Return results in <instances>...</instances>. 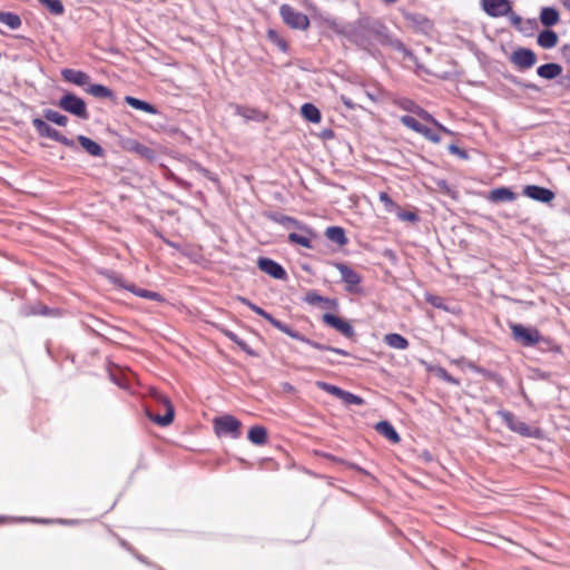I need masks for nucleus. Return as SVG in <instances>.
I'll return each instance as SVG.
<instances>
[{"label":"nucleus","instance_id":"f3484780","mask_svg":"<svg viewBox=\"0 0 570 570\" xmlns=\"http://www.w3.org/2000/svg\"><path fill=\"white\" fill-rule=\"evenodd\" d=\"M517 195L508 187L492 189L488 195V200L492 203L513 202Z\"/></svg>","mask_w":570,"mask_h":570},{"label":"nucleus","instance_id":"49530a36","mask_svg":"<svg viewBox=\"0 0 570 570\" xmlns=\"http://www.w3.org/2000/svg\"><path fill=\"white\" fill-rule=\"evenodd\" d=\"M449 151L453 155H456L459 156L460 158L462 159H466L468 158V154L465 150L461 149L459 146L456 145H450L449 146Z\"/></svg>","mask_w":570,"mask_h":570},{"label":"nucleus","instance_id":"79ce46f5","mask_svg":"<svg viewBox=\"0 0 570 570\" xmlns=\"http://www.w3.org/2000/svg\"><path fill=\"white\" fill-rule=\"evenodd\" d=\"M420 135H422L424 138H426L428 140H430L432 142H440V140H441L440 135L438 132H435L434 130H432L431 128L426 127L425 125L423 126Z\"/></svg>","mask_w":570,"mask_h":570},{"label":"nucleus","instance_id":"c756f323","mask_svg":"<svg viewBox=\"0 0 570 570\" xmlns=\"http://www.w3.org/2000/svg\"><path fill=\"white\" fill-rule=\"evenodd\" d=\"M267 39L275 45L282 52H287V41L274 29L267 30Z\"/></svg>","mask_w":570,"mask_h":570},{"label":"nucleus","instance_id":"2eb2a0df","mask_svg":"<svg viewBox=\"0 0 570 570\" xmlns=\"http://www.w3.org/2000/svg\"><path fill=\"white\" fill-rule=\"evenodd\" d=\"M322 320L326 325L335 328L346 337H352L354 335V330L352 325L347 321L338 316L327 313L322 316Z\"/></svg>","mask_w":570,"mask_h":570},{"label":"nucleus","instance_id":"f257e3e1","mask_svg":"<svg viewBox=\"0 0 570 570\" xmlns=\"http://www.w3.org/2000/svg\"><path fill=\"white\" fill-rule=\"evenodd\" d=\"M239 301L244 305H246L248 308H250L255 314H257V315L262 316L263 318H265L275 328L279 330L281 332L285 333L286 335H288V336H291V337H293L295 340H298V341H302L304 343H307L312 347H314L316 350H320V351H331V352H334V353L343 355V356H348L350 355V353L347 351H345V350L327 346V345H324V344L311 341V340L302 336L298 332L293 331L288 325H286L283 322L276 320L272 314H269L268 312H266L265 309H263L262 307L257 306L256 304H254L253 302H250L249 299H247L245 297H239Z\"/></svg>","mask_w":570,"mask_h":570},{"label":"nucleus","instance_id":"2f4dec72","mask_svg":"<svg viewBox=\"0 0 570 570\" xmlns=\"http://www.w3.org/2000/svg\"><path fill=\"white\" fill-rule=\"evenodd\" d=\"M87 92L92 95L94 97H98V98H112L114 94L112 91L107 88L106 86L104 85H90L87 89Z\"/></svg>","mask_w":570,"mask_h":570},{"label":"nucleus","instance_id":"6ab92c4d","mask_svg":"<svg viewBox=\"0 0 570 570\" xmlns=\"http://www.w3.org/2000/svg\"><path fill=\"white\" fill-rule=\"evenodd\" d=\"M375 430L377 433L386 438L392 443H399L401 438L393 425L387 421H381L376 423Z\"/></svg>","mask_w":570,"mask_h":570},{"label":"nucleus","instance_id":"9b49d317","mask_svg":"<svg viewBox=\"0 0 570 570\" xmlns=\"http://www.w3.org/2000/svg\"><path fill=\"white\" fill-rule=\"evenodd\" d=\"M481 7L492 18L504 17L512 11L509 0H481Z\"/></svg>","mask_w":570,"mask_h":570},{"label":"nucleus","instance_id":"f8f14e48","mask_svg":"<svg viewBox=\"0 0 570 570\" xmlns=\"http://www.w3.org/2000/svg\"><path fill=\"white\" fill-rule=\"evenodd\" d=\"M257 266L262 272L275 279H285L287 276L283 266L271 258L259 257L257 261Z\"/></svg>","mask_w":570,"mask_h":570},{"label":"nucleus","instance_id":"4468645a","mask_svg":"<svg viewBox=\"0 0 570 570\" xmlns=\"http://www.w3.org/2000/svg\"><path fill=\"white\" fill-rule=\"evenodd\" d=\"M511 61L519 69H529L534 66L537 57L532 50L521 48L512 53Z\"/></svg>","mask_w":570,"mask_h":570},{"label":"nucleus","instance_id":"7c9ffc66","mask_svg":"<svg viewBox=\"0 0 570 570\" xmlns=\"http://www.w3.org/2000/svg\"><path fill=\"white\" fill-rule=\"evenodd\" d=\"M129 149L146 159H154L155 157V151L150 147L138 141L130 142Z\"/></svg>","mask_w":570,"mask_h":570},{"label":"nucleus","instance_id":"72a5a7b5","mask_svg":"<svg viewBox=\"0 0 570 570\" xmlns=\"http://www.w3.org/2000/svg\"><path fill=\"white\" fill-rule=\"evenodd\" d=\"M43 116L48 121H51L58 126H66L68 124L67 116L59 114L58 111L52 109L45 110Z\"/></svg>","mask_w":570,"mask_h":570},{"label":"nucleus","instance_id":"dca6fc26","mask_svg":"<svg viewBox=\"0 0 570 570\" xmlns=\"http://www.w3.org/2000/svg\"><path fill=\"white\" fill-rule=\"evenodd\" d=\"M61 76L66 81L75 83L77 86H85L89 82L90 79V77L86 72L69 68L63 69L61 71Z\"/></svg>","mask_w":570,"mask_h":570},{"label":"nucleus","instance_id":"9d476101","mask_svg":"<svg viewBox=\"0 0 570 570\" xmlns=\"http://www.w3.org/2000/svg\"><path fill=\"white\" fill-rule=\"evenodd\" d=\"M316 386L322 391L341 399L345 404L363 405L365 403L361 396L348 391H344L336 385L318 381L316 382Z\"/></svg>","mask_w":570,"mask_h":570},{"label":"nucleus","instance_id":"4c0bfd02","mask_svg":"<svg viewBox=\"0 0 570 570\" xmlns=\"http://www.w3.org/2000/svg\"><path fill=\"white\" fill-rule=\"evenodd\" d=\"M379 199L384 205V209L387 213H395L396 210H399L400 206L389 196L387 193L380 191Z\"/></svg>","mask_w":570,"mask_h":570},{"label":"nucleus","instance_id":"3c124183","mask_svg":"<svg viewBox=\"0 0 570 570\" xmlns=\"http://www.w3.org/2000/svg\"><path fill=\"white\" fill-rule=\"evenodd\" d=\"M426 301L434 307H442V298L439 296H428Z\"/></svg>","mask_w":570,"mask_h":570},{"label":"nucleus","instance_id":"603ef678","mask_svg":"<svg viewBox=\"0 0 570 570\" xmlns=\"http://www.w3.org/2000/svg\"><path fill=\"white\" fill-rule=\"evenodd\" d=\"M412 20L415 21V22H417L419 20H422V21H424L426 23H430V20L428 18H425V17H422V16L412 17Z\"/></svg>","mask_w":570,"mask_h":570},{"label":"nucleus","instance_id":"1a4fd4ad","mask_svg":"<svg viewBox=\"0 0 570 570\" xmlns=\"http://www.w3.org/2000/svg\"><path fill=\"white\" fill-rule=\"evenodd\" d=\"M335 267L340 272L341 278L345 284V291L353 294H361L362 289L360 288V284L362 282V276L344 263H335Z\"/></svg>","mask_w":570,"mask_h":570},{"label":"nucleus","instance_id":"4be33fe9","mask_svg":"<svg viewBox=\"0 0 570 570\" xmlns=\"http://www.w3.org/2000/svg\"><path fill=\"white\" fill-rule=\"evenodd\" d=\"M325 236L333 243L344 246L347 244L348 239L345 235V232L342 227L331 226L325 230Z\"/></svg>","mask_w":570,"mask_h":570},{"label":"nucleus","instance_id":"a211bd4d","mask_svg":"<svg viewBox=\"0 0 570 570\" xmlns=\"http://www.w3.org/2000/svg\"><path fill=\"white\" fill-rule=\"evenodd\" d=\"M247 438L255 445H265L268 441L267 429L263 425H254L249 429Z\"/></svg>","mask_w":570,"mask_h":570},{"label":"nucleus","instance_id":"423d86ee","mask_svg":"<svg viewBox=\"0 0 570 570\" xmlns=\"http://www.w3.org/2000/svg\"><path fill=\"white\" fill-rule=\"evenodd\" d=\"M279 14L283 22L292 29L307 30L309 27L308 17L299 11H296L289 4H282L279 7Z\"/></svg>","mask_w":570,"mask_h":570},{"label":"nucleus","instance_id":"ddd939ff","mask_svg":"<svg viewBox=\"0 0 570 570\" xmlns=\"http://www.w3.org/2000/svg\"><path fill=\"white\" fill-rule=\"evenodd\" d=\"M522 193L524 196L541 203H550L554 199L552 190L537 185H527Z\"/></svg>","mask_w":570,"mask_h":570},{"label":"nucleus","instance_id":"c9c22d12","mask_svg":"<svg viewBox=\"0 0 570 570\" xmlns=\"http://www.w3.org/2000/svg\"><path fill=\"white\" fill-rule=\"evenodd\" d=\"M222 332L228 340H230L232 342L237 344L245 353H247L249 355L254 354L253 351L250 350V347L248 346V344L246 342H244L243 340H240L237 334H235L234 332H232L229 330H223Z\"/></svg>","mask_w":570,"mask_h":570},{"label":"nucleus","instance_id":"8fccbe9b","mask_svg":"<svg viewBox=\"0 0 570 570\" xmlns=\"http://www.w3.org/2000/svg\"><path fill=\"white\" fill-rule=\"evenodd\" d=\"M56 141L67 146V147H73L75 146V142L73 140L67 138L66 136H63L62 134L59 132L58 135V138L56 139Z\"/></svg>","mask_w":570,"mask_h":570},{"label":"nucleus","instance_id":"412c9836","mask_svg":"<svg viewBox=\"0 0 570 570\" xmlns=\"http://www.w3.org/2000/svg\"><path fill=\"white\" fill-rule=\"evenodd\" d=\"M78 141L81 145V147L91 156L100 157L104 155V149L99 144L94 141L92 139L86 137V136H78Z\"/></svg>","mask_w":570,"mask_h":570},{"label":"nucleus","instance_id":"de8ad7c7","mask_svg":"<svg viewBox=\"0 0 570 570\" xmlns=\"http://www.w3.org/2000/svg\"><path fill=\"white\" fill-rule=\"evenodd\" d=\"M340 100L343 102V105L348 109V110H354L357 105L355 102H353V100L345 96V95H341L340 96Z\"/></svg>","mask_w":570,"mask_h":570},{"label":"nucleus","instance_id":"cd10ccee","mask_svg":"<svg viewBox=\"0 0 570 570\" xmlns=\"http://www.w3.org/2000/svg\"><path fill=\"white\" fill-rule=\"evenodd\" d=\"M540 20L546 27L554 26L559 21V13L553 8H543L540 13Z\"/></svg>","mask_w":570,"mask_h":570},{"label":"nucleus","instance_id":"bb28decb","mask_svg":"<svg viewBox=\"0 0 570 570\" xmlns=\"http://www.w3.org/2000/svg\"><path fill=\"white\" fill-rule=\"evenodd\" d=\"M0 22L16 30L21 27V18L13 12L0 11Z\"/></svg>","mask_w":570,"mask_h":570},{"label":"nucleus","instance_id":"c85d7f7f","mask_svg":"<svg viewBox=\"0 0 570 570\" xmlns=\"http://www.w3.org/2000/svg\"><path fill=\"white\" fill-rule=\"evenodd\" d=\"M125 101L132 108L137 109V110H142L147 114H156V109L154 106H151L150 104L146 102V101H142L138 98H135V97H131V96H127L125 98Z\"/></svg>","mask_w":570,"mask_h":570},{"label":"nucleus","instance_id":"5fc2aeb1","mask_svg":"<svg viewBox=\"0 0 570 570\" xmlns=\"http://www.w3.org/2000/svg\"><path fill=\"white\" fill-rule=\"evenodd\" d=\"M511 20H512V22H513V23H515V24L520 23V21H521L520 17H518V16H515V14H512V16H511Z\"/></svg>","mask_w":570,"mask_h":570},{"label":"nucleus","instance_id":"473e14b6","mask_svg":"<svg viewBox=\"0 0 570 570\" xmlns=\"http://www.w3.org/2000/svg\"><path fill=\"white\" fill-rule=\"evenodd\" d=\"M131 293H134L135 295L139 296V297H142V298H148V299H151V301H156V302H163V297L159 293L157 292H153V291H148V289H142V288H137L135 286H130V287H127Z\"/></svg>","mask_w":570,"mask_h":570},{"label":"nucleus","instance_id":"aec40b11","mask_svg":"<svg viewBox=\"0 0 570 570\" xmlns=\"http://www.w3.org/2000/svg\"><path fill=\"white\" fill-rule=\"evenodd\" d=\"M32 125L41 137H48L52 140L58 138L59 131L49 126L45 120L35 118Z\"/></svg>","mask_w":570,"mask_h":570},{"label":"nucleus","instance_id":"7ed1b4c3","mask_svg":"<svg viewBox=\"0 0 570 570\" xmlns=\"http://www.w3.org/2000/svg\"><path fill=\"white\" fill-rule=\"evenodd\" d=\"M151 395L154 400L164 409L165 413L163 415L155 414L149 409H146L145 412L147 417L160 426H167L171 424L174 421L175 410L170 400L156 391Z\"/></svg>","mask_w":570,"mask_h":570},{"label":"nucleus","instance_id":"e433bc0d","mask_svg":"<svg viewBox=\"0 0 570 570\" xmlns=\"http://www.w3.org/2000/svg\"><path fill=\"white\" fill-rule=\"evenodd\" d=\"M52 14L60 16L65 11V7L60 0H38Z\"/></svg>","mask_w":570,"mask_h":570},{"label":"nucleus","instance_id":"58836bf2","mask_svg":"<svg viewBox=\"0 0 570 570\" xmlns=\"http://www.w3.org/2000/svg\"><path fill=\"white\" fill-rule=\"evenodd\" d=\"M401 122L412 129L413 131L420 134L422 131V128H423V124H421L417 119H415L414 117L412 116H402L401 117Z\"/></svg>","mask_w":570,"mask_h":570},{"label":"nucleus","instance_id":"5701e85b","mask_svg":"<svg viewBox=\"0 0 570 570\" xmlns=\"http://www.w3.org/2000/svg\"><path fill=\"white\" fill-rule=\"evenodd\" d=\"M558 42V36L552 30H543L538 36V45L544 49L553 48Z\"/></svg>","mask_w":570,"mask_h":570},{"label":"nucleus","instance_id":"b1692460","mask_svg":"<svg viewBox=\"0 0 570 570\" xmlns=\"http://www.w3.org/2000/svg\"><path fill=\"white\" fill-rule=\"evenodd\" d=\"M562 68L558 63H546L538 68L537 73L544 79H553L558 77Z\"/></svg>","mask_w":570,"mask_h":570},{"label":"nucleus","instance_id":"864d4df0","mask_svg":"<svg viewBox=\"0 0 570 570\" xmlns=\"http://www.w3.org/2000/svg\"><path fill=\"white\" fill-rule=\"evenodd\" d=\"M562 6L570 11V0H561Z\"/></svg>","mask_w":570,"mask_h":570},{"label":"nucleus","instance_id":"4d7b16f0","mask_svg":"<svg viewBox=\"0 0 570 570\" xmlns=\"http://www.w3.org/2000/svg\"><path fill=\"white\" fill-rule=\"evenodd\" d=\"M382 2H384L385 4H393L395 2H397L399 0H381Z\"/></svg>","mask_w":570,"mask_h":570},{"label":"nucleus","instance_id":"6e6552de","mask_svg":"<svg viewBox=\"0 0 570 570\" xmlns=\"http://www.w3.org/2000/svg\"><path fill=\"white\" fill-rule=\"evenodd\" d=\"M500 416L502 417V420L504 421V423L511 431H513L522 436H527V438H540L541 436L540 429L531 428L530 425H528L525 422L519 420L513 413H511L509 411L500 412Z\"/></svg>","mask_w":570,"mask_h":570},{"label":"nucleus","instance_id":"a878e982","mask_svg":"<svg viewBox=\"0 0 570 570\" xmlns=\"http://www.w3.org/2000/svg\"><path fill=\"white\" fill-rule=\"evenodd\" d=\"M384 342L396 350H406L409 347V341L397 333L386 334L384 337Z\"/></svg>","mask_w":570,"mask_h":570},{"label":"nucleus","instance_id":"6e6d98bb","mask_svg":"<svg viewBox=\"0 0 570 570\" xmlns=\"http://www.w3.org/2000/svg\"><path fill=\"white\" fill-rule=\"evenodd\" d=\"M203 171H204V174H205V176H206V177H208V178H210V179H213V180H216L215 178H213V177L210 176V171H209V170H207V169H203Z\"/></svg>","mask_w":570,"mask_h":570},{"label":"nucleus","instance_id":"39448f33","mask_svg":"<svg viewBox=\"0 0 570 570\" xmlns=\"http://www.w3.org/2000/svg\"><path fill=\"white\" fill-rule=\"evenodd\" d=\"M58 107L80 119H88L89 117L85 100L71 92L59 99Z\"/></svg>","mask_w":570,"mask_h":570},{"label":"nucleus","instance_id":"393cba45","mask_svg":"<svg viewBox=\"0 0 570 570\" xmlns=\"http://www.w3.org/2000/svg\"><path fill=\"white\" fill-rule=\"evenodd\" d=\"M301 112L306 120L313 124H318L322 119L318 108L309 102H306L302 106Z\"/></svg>","mask_w":570,"mask_h":570},{"label":"nucleus","instance_id":"f704fd0d","mask_svg":"<svg viewBox=\"0 0 570 570\" xmlns=\"http://www.w3.org/2000/svg\"><path fill=\"white\" fill-rule=\"evenodd\" d=\"M416 114L417 116H420L422 119L433 124L435 127H438L441 131L445 132V134H451V131L444 127L443 125H441L432 115H430L428 111H425L424 109H422L420 106H417L416 108V111L414 112Z\"/></svg>","mask_w":570,"mask_h":570},{"label":"nucleus","instance_id":"20e7f679","mask_svg":"<svg viewBox=\"0 0 570 570\" xmlns=\"http://www.w3.org/2000/svg\"><path fill=\"white\" fill-rule=\"evenodd\" d=\"M213 425L217 436L229 435L233 439H238L242 434V422L230 414L215 417Z\"/></svg>","mask_w":570,"mask_h":570},{"label":"nucleus","instance_id":"09e8293b","mask_svg":"<svg viewBox=\"0 0 570 570\" xmlns=\"http://www.w3.org/2000/svg\"><path fill=\"white\" fill-rule=\"evenodd\" d=\"M56 141L67 146V147H73L75 146V142L73 140L67 138L66 136H63L62 134L59 132L58 135V138L56 139Z\"/></svg>","mask_w":570,"mask_h":570},{"label":"nucleus","instance_id":"ea45409f","mask_svg":"<svg viewBox=\"0 0 570 570\" xmlns=\"http://www.w3.org/2000/svg\"><path fill=\"white\" fill-rule=\"evenodd\" d=\"M436 376L441 379L442 381L452 384V385H459L460 381L452 376L445 368L439 367L436 370Z\"/></svg>","mask_w":570,"mask_h":570},{"label":"nucleus","instance_id":"f03ea898","mask_svg":"<svg viewBox=\"0 0 570 570\" xmlns=\"http://www.w3.org/2000/svg\"><path fill=\"white\" fill-rule=\"evenodd\" d=\"M269 218L286 228H296L298 230L288 234L287 239L291 244L299 245L307 249L313 248V239L316 238V233L313 228L287 215L273 214Z\"/></svg>","mask_w":570,"mask_h":570},{"label":"nucleus","instance_id":"37998d69","mask_svg":"<svg viewBox=\"0 0 570 570\" xmlns=\"http://www.w3.org/2000/svg\"><path fill=\"white\" fill-rule=\"evenodd\" d=\"M237 114L247 119H259V116L262 115L259 111L255 109H247L243 107L237 108Z\"/></svg>","mask_w":570,"mask_h":570},{"label":"nucleus","instance_id":"0eeeda50","mask_svg":"<svg viewBox=\"0 0 570 570\" xmlns=\"http://www.w3.org/2000/svg\"><path fill=\"white\" fill-rule=\"evenodd\" d=\"M512 337L522 346H534L541 340L542 335L534 327H525L522 324H510Z\"/></svg>","mask_w":570,"mask_h":570},{"label":"nucleus","instance_id":"c03bdc74","mask_svg":"<svg viewBox=\"0 0 570 570\" xmlns=\"http://www.w3.org/2000/svg\"><path fill=\"white\" fill-rule=\"evenodd\" d=\"M396 104L403 110H407L411 112H415L417 108V105L411 99H401Z\"/></svg>","mask_w":570,"mask_h":570},{"label":"nucleus","instance_id":"a18cd8bd","mask_svg":"<svg viewBox=\"0 0 570 570\" xmlns=\"http://www.w3.org/2000/svg\"><path fill=\"white\" fill-rule=\"evenodd\" d=\"M306 301L309 304H320V303H328V298H324L323 296L318 295L317 293H308Z\"/></svg>","mask_w":570,"mask_h":570},{"label":"nucleus","instance_id":"a19ab883","mask_svg":"<svg viewBox=\"0 0 570 570\" xmlns=\"http://www.w3.org/2000/svg\"><path fill=\"white\" fill-rule=\"evenodd\" d=\"M395 214L399 217V219L403 222L415 223L419 220V216L416 213L403 210L401 207H399V210H396Z\"/></svg>","mask_w":570,"mask_h":570}]
</instances>
